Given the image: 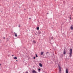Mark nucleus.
Returning a JSON list of instances; mask_svg holds the SVG:
<instances>
[{
	"label": "nucleus",
	"mask_w": 73,
	"mask_h": 73,
	"mask_svg": "<svg viewBox=\"0 0 73 73\" xmlns=\"http://www.w3.org/2000/svg\"><path fill=\"white\" fill-rule=\"evenodd\" d=\"M8 38H9V37H8Z\"/></svg>",
	"instance_id": "nucleus-38"
},
{
	"label": "nucleus",
	"mask_w": 73,
	"mask_h": 73,
	"mask_svg": "<svg viewBox=\"0 0 73 73\" xmlns=\"http://www.w3.org/2000/svg\"><path fill=\"white\" fill-rule=\"evenodd\" d=\"M25 73H28V72H26Z\"/></svg>",
	"instance_id": "nucleus-23"
},
{
	"label": "nucleus",
	"mask_w": 73,
	"mask_h": 73,
	"mask_svg": "<svg viewBox=\"0 0 73 73\" xmlns=\"http://www.w3.org/2000/svg\"><path fill=\"white\" fill-rule=\"evenodd\" d=\"M47 14H48V13H47Z\"/></svg>",
	"instance_id": "nucleus-26"
},
{
	"label": "nucleus",
	"mask_w": 73,
	"mask_h": 73,
	"mask_svg": "<svg viewBox=\"0 0 73 73\" xmlns=\"http://www.w3.org/2000/svg\"><path fill=\"white\" fill-rule=\"evenodd\" d=\"M33 68H34V66H33Z\"/></svg>",
	"instance_id": "nucleus-36"
},
{
	"label": "nucleus",
	"mask_w": 73,
	"mask_h": 73,
	"mask_svg": "<svg viewBox=\"0 0 73 73\" xmlns=\"http://www.w3.org/2000/svg\"><path fill=\"white\" fill-rule=\"evenodd\" d=\"M66 51L65 50V49H64L63 51V54H64L65 55L66 54Z\"/></svg>",
	"instance_id": "nucleus-3"
},
{
	"label": "nucleus",
	"mask_w": 73,
	"mask_h": 73,
	"mask_svg": "<svg viewBox=\"0 0 73 73\" xmlns=\"http://www.w3.org/2000/svg\"><path fill=\"white\" fill-rule=\"evenodd\" d=\"M62 56H63V54H62Z\"/></svg>",
	"instance_id": "nucleus-32"
},
{
	"label": "nucleus",
	"mask_w": 73,
	"mask_h": 73,
	"mask_svg": "<svg viewBox=\"0 0 73 73\" xmlns=\"http://www.w3.org/2000/svg\"><path fill=\"white\" fill-rule=\"evenodd\" d=\"M37 30H39V27H38L37 28Z\"/></svg>",
	"instance_id": "nucleus-12"
},
{
	"label": "nucleus",
	"mask_w": 73,
	"mask_h": 73,
	"mask_svg": "<svg viewBox=\"0 0 73 73\" xmlns=\"http://www.w3.org/2000/svg\"><path fill=\"white\" fill-rule=\"evenodd\" d=\"M19 27H21V26H20V25L19 26Z\"/></svg>",
	"instance_id": "nucleus-22"
},
{
	"label": "nucleus",
	"mask_w": 73,
	"mask_h": 73,
	"mask_svg": "<svg viewBox=\"0 0 73 73\" xmlns=\"http://www.w3.org/2000/svg\"><path fill=\"white\" fill-rule=\"evenodd\" d=\"M33 42L35 43H36V42H35V40H33Z\"/></svg>",
	"instance_id": "nucleus-9"
},
{
	"label": "nucleus",
	"mask_w": 73,
	"mask_h": 73,
	"mask_svg": "<svg viewBox=\"0 0 73 73\" xmlns=\"http://www.w3.org/2000/svg\"><path fill=\"white\" fill-rule=\"evenodd\" d=\"M33 58H34V59H35L36 58H35V57H34Z\"/></svg>",
	"instance_id": "nucleus-18"
},
{
	"label": "nucleus",
	"mask_w": 73,
	"mask_h": 73,
	"mask_svg": "<svg viewBox=\"0 0 73 73\" xmlns=\"http://www.w3.org/2000/svg\"><path fill=\"white\" fill-rule=\"evenodd\" d=\"M51 39H53V37H51Z\"/></svg>",
	"instance_id": "nucleus-17"
},
{
	"label": "nucleus",
	"mask_w": 73,
	"mask_h": 73,
	"mask_svg": "<svg viewBox=\"0 0 73 73\" xmlns=\"http://www.w3.org/2000/svg\"><path fill=\"white\" fill-rule=\"evenodd\" d=\"M39 71H40L41 70V69L40 68H39L38 69Z\"/></svg>",
	"instance_id": "nucleus-14"
},
{
	"label": "nucleus",
	"mask_w": 73,
	"mask_h": 73,
	"mask_svg": "<svg viewBox=\"0 0 73 73\" xmlns=\"http://www.w3.org/2000/svg\"><path fill=\"white\" fill-rule=\"evenodd\" d=\"M48 53V52H47V53H46V54H47Z\"/></svg>",
	"instance_id": "nucleus-31"
},
{
	"label": "nucleus",
	"mask_w": 73,
	"mask_h": 73,
	"mask_svg": "<svg viewBox=\"0 0 73 73\" xmlns=\"http://www.w3.org/2000/svg\"><path fill=\"white\" fill-rule=\"evenodd\" d=\"M4 38V39H5V37H4V38Z\"/></svg>",
	"instance_id": "nucleus-29"
},
{
	"label": "nucleus",
	"mask_w": 73,
	"mask_h": 73,
	"mask_svg": "<svg viewBox=\"0 0 73 73\" xmlns=\"http://www.w3.org/2000/svg\"><path fill=\"white\" fill-rule=\"evenodd\" d=\"M15 36L16 37H17V34H15Z\"/></svg>",
	"instance_id": "nucleus-11"
},
{
	"label": "nucleus",
	"mask_w": 73,
	"mask_h": 73,
	"mask_svg": "<svg viewBox=\"0 0 73 73\" xmlns=\"http://www.w3.org/2000/svg\"><path fill=\"white\" fill-rule=\"evenodd\" d=\"M14 59H17V58L16 57H14Z\"/></svg>",
	"instance_id": "nucleus-10"
},
{
	"label": "nucleus",
	"mask_w": 73,
	"mask_h": 73,
	"mask_svg": "<svg viewBox=\"0 0 73 73\" xmlns=\"http://www.w3.org/2000/svg\"><path fill=\"white\" fill-rule=\"evenodd\" d=\"M32 72L33 73H37V72H36V71L35 70H33L32 71Z\"/></svg>",
	"instance_id": "nucleus-2"
},
{
	"label": "nucleus",
	"mask_w": 73,
	"mask_h": 73,
	"mask_svg": "<svg viewBox=\"0 0 73 73\" xmlns=\"http://www.w3.org/2000/svg\"><path fill=\"white\" fill-rule=\"evenodd\" d=\"M66 73H68V69L67 68L66 69Z\"/></svg>",
	"instance_id": "nucleus-6"
},
{
	"label": "nucleus",
	"mask_w": 73,
	"mask_h": 73,
	"mask_svg": "<svg viewBox=\"0 0 73 73\" xmlns=\"http://www.w3.org/2000/svg\"><path fill=\"white\" fill-rule=\"evenodd\" d=\"M1 64H0V66H1Z\"/></svg>",
	"instance_id": "nucleus-30"
},
{
	"label": "nucleus",
	"mask_w": 73,
	"mask_h": 73,
	"mask_svg": "<svg viewBox=\"0 0 73 73\" xmlns=\"http://www.w3.org/2000/svg\"><path fill=\"white\" fill-rule=\"evenodd\" d=\"M35 35H37V34L36 33V34H35Z\"/></svg>",
	"instance_id": "nucleus-28"
},
{
	"label": "nucleus",
	"mask_w": 73,
	"mask_h": 73,
	"mask_svg": "<svg viewBox=\"0 0 73 73\" xmlns=\"http://www.w3.org/2000/svg\"><path fill=\"white\" fill-rule=\"evenodd\" d=\"M61 71H59V72H60V73H61Z\"/></svg>",
	"instance_id": "nucleus-20"
},
{
	"label": "nucleus",
	"mask_w": 73,
	"mask_h": 73,
	"mask_svg": "<svg viewBox=\"0 0 73 73\" xmlns=\"http://www.w3.org/2000/svg\"><path fill=\"white\" fill-rule=\"evenodd\" d=\"M44 53L43 52H41V53H40V55H43Z\"/></svg>",
	"instance_id": "nucleus-7"
},
{
	"label": "nucleus",
	"mask_w": 73,
	"mask_h": 73,
	"mask_svg": "<svg viewBox=\"0 0 73 73\" xmlns=\"http://www.w3.org/2000/svg\"><path fill=\"white\" fill-rule=\"evenodd\" d=\"M70 53H69V57H71L72 56V49H70Z\"/></svg>",
	"instance_id": "nucleus-1"
},
{
	"label": "nucleus",
	"mask_w": 73,
	"mask_h": 73,
	"mask_svg": "<svg viewBox=\"0 0 73 73\" xmlns=\"http://www.w3.org/2000/svg\"><path fill=\"white\" fill-rule=\"evenodd\" d=\"M9 38H10V37H9Z\"/></svg>",
	"instance_id": "nucleus-37"
},
{
	"label": "nucleus",
	"mask_w": 73,
	"mask_h": 73,
	"mask_svg": "<svg viewBox=\"0 0 73 73\" xmlns=\"http://www.w3.org/2000/svg\"><path fill=\"white\" fill-rule=\"evenodd\" d=\"M9 40H8V39L7 40V41H9Z\"/></svg>",
	"instance_id": "nucleus-27"
},
{
	"label": "nucleus",
	"mask_w": 73,
	"mask_h": 73,
	"mask_svg": "<svg viewBox=\"0 0 73 73\" xmlns=\"http://www.w3.org/2000/svg\"><path fill=\"white\" fill-rule=\"evenodd\" d=\"M64 3H65V1H64Z\"/></svg>",
	"instance_id": "nucleus-25"
},
{
	"label": "nucleus",
	"mask_w": 73,
	"mask_h": 73,
	"mask_svg": "<svg viewBox=\"0 0 73 73\" xmlns=\"http://www.w3.org/2000/svg\"><path fill=\"white\" fill-rule=\"evenodd\" d=\"M70 29L71 30H72L73 29V25H72L71 27H70Z\"/></svg>",
	"instance_id": "nucleus-4"
},
{
	"label": "nucleus",
	"mask_w": 73,
	"mask_h": 73,
	"mask_svg": "<svg viewBox=\"0 0 73 73\" xmlns=\"http://www.w3.org/2000/svg\"><path fill=\"white\" fill-rule=\"evenodd\" d=\"M59 71H61V68H59Z\"/></svg>",
	"instance_id": "nucleus-8"
},
{
	"label": "nucleus",
	"mask_w": 73,
	"mask_h": 73,
	"mask_svg": "<svg viewBox=\"0 0 73 73\" xmlns=\"http://www.w3.org/2000/svg\"><path fill=\"white\" fill-rule=\"evenodd\" d=\"M39 34H40V33H41V32H40V31H39Z\"/></svg>",
	"instance_id": "nucleus-16"
},
{
	"label": "nucleus",
	"mask_w": 73,
	"mask_h": 73,
	"mask_svg": "<svg viewBox=\"0 0 73 73\" xmlns=\"http://www.w3.org/2000/svg\"><path fill=\"white\" fill-rule=\"evenodd\" d=\"M16 61H18V60H16Z\"/></svg>",
	"instance_id": "nucleus-34"
},
{
	"label": "nucleus",
	"mask_w": 73,
	"mask_h": 73,
	"mask_svg": "<svg viewBox=\"0 0 73 73\" xmlns=\"http://www.w3.org/2000/svg\"><path fill=\"white\" fill-rule=\"evenodd\" d=\"M58 66H59V68H60V66H59V65H58Z\"/></svg>",
	"instance_id": "nucleus-19"
},
{
	"label": "nucleus",
	"mask_w": 73,
	"mask_h": 73,
	"mask_svg": "<svg viewBox=\"0 0 73 73\" xmlns=\"http://www.w3.org/2000/svg\"><path fill=\"white\" fill-rule=\"evenodd\" d=\"M25 10H26V9H25Z\"/></svg>",
	"instance_id": "nucleus-35"
},
{
	"label": "nucleus",
	"mask_w": 73,
	"mask_h": 73,
	"mask_svg": "<svg viewBox=\"0 0 73 73\" xmlns=\"http://www.w3.org/2000/svg\"><path fill=\"white\" fill-rule=\"evenodd\" d=\"M14 56V55H12V56Z\"/></svg>",
	"instance_id": "nucleus-33"
},
{
	"label": "nucleus",
	"mask_w": 73,
	"mask_h": 73,
	"mask_svg": "<svg viewBox=\"0 0 73 73\" xmlns=\"http://www.w3.org/2000/svg\"><path fill=\"white\" fill-rule=\"evenodd\" d=\"M14 33L15 34H16V33Z\"/></svg>",
	"instance_id": "nucleus-24"
},
{
	"label": "nucleus",
	"mask_w": 73,
	"mask_h": 73,
	"mask_svg": "<svg viewBox=\"0 0 73 73\" xmlns=\"http://www.w3.org/2000/svg\"><path fill=\"white\" fill-rule=\"evenodd\" d=\"M39 66H40V67H42V64L41 63H39Z\"/></svg>",
	"instance_id": "nucleus-5"
},
{
	"label": "nucleus",
	"mask_w": 73,
	"mask_h": 73,
	"mask_svg": "<svg viewBox=\"0 0 73 73\" xmlns=\"http://www.w3.org/2000/svg\"><path fill=\"white\" fill-rule=\"evenodd\" d=\"M69 18H70V20H72V18H71V17H69Z\"/></svg>",
	"instance_id": "nucleus-15"
},
{
	"label": "nucleus",
	"mask_w": 73,
	"mask_h": 73,
	"mask_svg": "<svg viewBox=\"0 0 73 73\" xmlns=\"http://www.w3.org/2000/svg\"><path fill=\"white\" fill-rule=\"evenodd\" d=\"M36 57H38V56L37 55V54H36Z\"/></svg>",
	"instance_id": "nucleus-13"
},
{
	"label": "nucleus",
	"mask_w": 73,
	"mask_h": 73,
	"mask_svg": "<svg viewBox=\"0 0 73 73\" xmlns=\"http://www.w3.org/2000/svg\"><path fill=\"white\" fill-rule=\"evenodd\" d=\"M29 19L30 20H31V18H29Z\"/></svg>",
	"instance_id": "nucleus-21"
}]
</instances>
